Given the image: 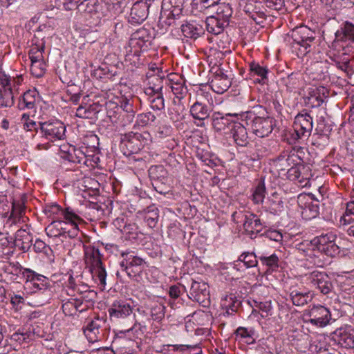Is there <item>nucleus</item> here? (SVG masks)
Listing matches in <instances>:
<instances>
[{
  "label": "nucleus",
  "instance_id": "nucleus-6",
  "mask_svg": "<svg viewBox=\"0 0 354 354\" xmlns=\"http://www.w3.org/2000/svg\"><path fill=\"white\" fill-rule=\"evenodd\" d=\"M310 243L313 250H317L330 257H335L340 253L337 236L332 232L315 237Z\"/></svg>",
  "mask_w": 354,
  "mask_h": 354
},
{
  "label": "nucleus",
  "instance_id": "nucleus-15",
  "mask_svg": "<svg viewBox=\"0 0 354 354\" xmlns=\"http://www.w3.org/2000/svg\"><path fill=\"white\" fill-rule=\"evenodd\" d=\"M243 219V229L245 233L253 239L265 227V223L262 222L259 216L252 212H247L241 214Z\"/></svg>",
  "mask_w": 354,
  "mask_h": 354
},
{
  "label": "nucleus",
  "instance_id": "nucleus-12",
  "mask_svg": "<svg viewBox=\"0 0 354 354\" xmlns=\"http://www.w3.org/2000/svg\"><path fill=\"white\" fill-rule=\"evenodd\" d=\"M151 39L152 36L149 30L141 28L131 35L129 45L131 48H134L133 53L136 55L141 50H146Z\"/></svg>",
  "mask_w": 354,
  "mask_h": 354
},
{
  "label": "nucleus",
  "instance_id": "nucleus-37",
  "mask_svg": "<svg viewBox=\"0 0 354 354\" xmlns=\"http://www.w3.org/2000/svg\"><path fill=\"white\" fill-rule=\"evenodd\" d=\"M206 29L209 33L215 36L218 34H222L224 32V29L228 25L225 23H223L218 18H215L211 15L207 17L205 20Z\"/></svg>",
  "mask_w": 354,
  "mask_h": 354
},
{
  "label": "nucleus",
  "instance_id": "nucleus-48",
  "mask_svg": "<svg viewBox=\"0 0 354 354\" xmlns=\"http://www.w3.org/2000/svg\"><path fill=\"white\" fill-rule=\"evenodd\" d=\"M69 160L79 164H86L87 158L85 152L81 149L73 148V152L68 153Z\"/></svg>",
  "mask_w": 354,
  "mask_h": 354
},
{
  "label": "nucleus",
  "instance_id": "nucleus-49",
  "mask_svg": "<svg viewBox=\"0 0 354 354\" xmlns=\"http://www.w3.org/2000/svg\"><path fill=\"white\" fill-rule=\"evenodd\" d=\"M134 99L132 97H122L120 100V106L121 108L127 113H129L128 118L129 120H133L134 117V114L136 113V110L133 106Z\"/></svg>",
  "mask_w": 354,
  "mask_h": 354
},
{
  "label": "nucleus",
  "instance_id": "nucleus-52",
  "mask_svg": "<svg viewBox=\"0 0 354 354\" xmlns=\"http://www.w3.org/2000/svg\"><path fill=\"white\" fill-rule=\"evenodd\" d=\"M97 111L95 108L91 106H80L77 110L75 115L77 117L81 118H91L93 115L95 114Z\"/></svg>",
  "mask_w": 354,
  "mask_h": 354
},
{
  "label": "nucleus",
  "instance_id": "nucleus-51",
  "mask_svg": "<svg viewBox=\"0 0 354 354\" xmlns=\"http://www.w3.org/2000/svg\"><path fill=\"white\" fill-rule=\"evenodd\" d=\"M239 261L243 262L247 268L257 266V257L252 252H244L239 257Z\"/></svg>",
  "mask_w": 354,
  "mask_h": 354
},
{
  "label": "nucleus",
  "instance_id": "nucleus-57",
  "mask_svg": "<svg viewBox=\"0 0 354 354\" xmlns=\"http://www.w3.org/2000/svg\"><path fill=\"white\" fill-rule=\"evenodd\" d=\"M353 221H354V201H350L346 204L345 212L341 218V222L347 224Z\"/></svg>",
  "mask_w": 354,
  "mask_h": 354
},
{
  "label": "nucleus",
  "instance_id": "nucleus-5",
  "mask_svg": "<svg viewBox=\"0 0 354 354\" xmlns=\"http://www.w3.org/2000/svg\"><path fill=\"white\" fill-rule=\"evenodd\" d=\"M12 267L11 272H15L16 274L21 273L23 277L26 279L25 286L31 288L33 292L46 290L49 287V280L44 275L39 274L29 268H24L19 263H10Z\"/></svg>",
  "mask_w": 354,
  "mask_h": 354
},
{
  "label": "nucleus",
  "instance_id": "nucleus-59",
  "mask_svg": "<svg viewBox=\"0 0 354 354\" xmlns=\"http://www.w3.org/2000/svg\"><path fill=\"white\" fill-rule=\"evenodd\" d=\"M44 52V45L42 44L41 46L37 45L32 46L29 51V57L30 61H37L44 59L43 53Z\"/></svg>",
  "mask_w": 354,
  "mask_h": 354
},
{
  "label": "nucleus",
  "instance_id": "nucleus-8",
  "mask_svg": "<svg viewBox=\"0 0 354 354\" xmlns=\"http://www.w3.org/2000/svg\"><path fill=\"white\" fill-rule=\"evenodd\" d=\"M306 322L317 327H324L331 319L330 310L324 306H313L304 312Z\"/></svg>",
  "mask_w": 354,
  "mask_h": 354
},
{
  "label": "nucleus",
  "instance_id": "nucleus-33",
  "mask_svg": "<svg viewBox=\"0 0 354 354\" xmlns=\"http://www.w3.org/2000/svg\"><path fill=\"white\" fill-rule=\"evenodd\" d=\"M250 75L251 77L257 76V81L265 84L268 78L269 69L266 66H262L259 62H252L249 64Z\"/></svg>",
  "mask_w": 354,
  "mask_h": 354
},
{
  "label": "nucleus",
  "instance_id": "nucleus-19",
  "mask_svg": "<svg viewBox=\"0 0 354 354\" xmlns=\"http://www.w3.org/2000/svg\"><path fill=\"white\" fill-rule=\"evenodd\" d=\"M340 43L354 44V24L346 21L341 24L339 29L335 33L333 46Z\"/></svg>",
  "mask_w": 354,
  "mask_h": 354
},
{
  "label": "nucleus",
  "instance_id": "nucleus-42",
  "mask_svg": "<svg viewBox=\"0 0 354 354\" xmlns=\"http://www.w3.org/2000/svg\"><path fill=\"white\" fill-rule=\"evenodd\" d=\"M236 339L243 340L247 344H252L254 342L253 336L254 335V330L252 328H245L240 326L234 332Z\"/></svg>",
  "mask_w": 354,
  "mask_h": 354
},
{
  "label": "nucleus",
  "instance_id": "nucleus-34",
  "mask_svg": "<svg viewBox=\"0 0 354 354\" xmlns=\"http://www.w3.org/2000/svg\"><path fill=\"white\" fill-rule=\"evenodd\" d=\"M144 219L151 228L156 227L159 218L158 209L154 205H151L150 198L146 195V209Z\"/></svg>",
  "mask_w": 354,
  "mask_h": 354
},
{
  "label": "nucleus",
  "instance_id": "nucleus-13",
  "mask_svg": "<svg viewBox=\"0 0 354 354\" xmlns=\"http://www.w3.org/2000/svg\"><path fill=\"white\" fill-rule=\"evenodd\" d=\"M151 0H140L132 6L128 21L132 25L142 24L148 17Z\"/></svg>",
  "mask_w": 354,
  "mask_h": 354
},
{
  "label": "nucleus",
  "instance_id": "nucleus-47",
  "mask_svg": "<svg viewBox=\"0 0 354 354\" xmlns=\"http://www.w3.org/2000/svg\"><path fill=\"white\" fill-rule=\"evenodd\" d=\"M46 64L44 59L31 62L30 71L36 77H42L46 71Z\"/></svg>",
  "mask_w": 354,
  "mask_h": 354
},
{
  "label": "nucleus",
  "instance_id": "nucleus-30",
  "mask_svg": "<svg viewBox=\"0 0 354 354\" xmlns=\"http://www.w3.org/2000/svg\"><path fill=\"white\" fill-rule=\"evenodd\" d=\"M121 255L124 258L125 261H127L131 272V277H135L138 273L142 271L145 264L143 259L126 252H122Z\"/></svg>",
  "mask_w": 354,
  "mask_h": 354
},
{
  "label": "nucleus",
  "instance_id": "nucleus-36",
  "mask_svg": "<svg viewBox=\"0 0 354 354\" xmlns=\"http://www.w3.org/2000/svg\"><path fill=\"white\" fill-rule=\"evenodd\" d=\"M37 94L36 89H30L24 92L21 98L19 100V109L21 110L26 109H34L35 108L36 97Z\"/></svg>",
  "mask_w": 354,
  "mask_h": 354
},
{
  "label": "nucleus",
  "instance_id": "nucleus-43",
  "mask_svg": "<svg viewBox=\"0 0 354 354\" xmlns=\"http://www.w3.org/2000/svg\"><path fill=\"white\" fill-rule=\"evenodd\" d=\"M99 320L91 321L86 326L84 333L89 342H94L97 340V335L100 333Z\"/></svg>",
  "mask_w": 354,
  "mask_h": 354
},
{
  "label": "nucleus",
  "instance_id": "nucleus-32",
  "mask_svg": "<svg viewBox=\"0 0 354 354\" xmlns=\"http://www.w3.org/2000/svg\"><path fill=\"white\" fill-rule=\"evenodd\" d=\"M290 298L295 306H301L311 301L313 295L310 291L302 292L292 287L290 289Z\"/></svg>",
  "mask_w": 354,
  "mask_h": 354
},
{
  "label": "nucleus",
  "instance_id": "nucleus-26",
  "mask_svg": "<svg viewBox=\"0 0 354 354\" xmlns=\"http://www.w3.org/2000/svg\"><path fill=\"white\" fill-rule=\"evenodd\" d=\"M230 133L238 146L246 147L249 144V136L246 128L240 122L232 124V128Z\"/></svg>",
  "mask_w": 354,
  "mask_h": 354
},
{
  "label": "nucleus",
  "instance_id": "nucleus-38",
  "mask_svg": "<svg viewBox=\"0 0 354 354\" xmlns=\"http://www.w3.org/2000/svg\"><path fill=\"white\" fill-rule=\"evenodd\" d=\"M296 156L294 154L283 153L279 155L274 160V164L278 170L281 172L288 171V169L295 162Z\"/></svg>",
  "mask_w": 354,
  "mask_h": 354
},
{
  "label": "nucleus",
  "instance_id": "nucleus-54",
  "mask_svg": "<svg viewBox=\"0 0 354 354\" xmlns=\"http://www.w3.org/2000/svg\"><path fill=\"white\" fill-rule=\"evenodd\" d=\"M300 76L301 75L299 73H292L286 78H283V81L287 88L289 90L295 88L299 85Z\"/></svg>",
  "mask_w": 354,
  "mask_h": 354
},
{
  "label": "nucleus",
  "instance_id": "nucleus-17",
  "mask_svg": "<svg viewBox=\"0 0 354 354\" xmlns=\"http://www.w3.org/2000/svg\"><path fill=\"white\" fill-rule=\"evenodd\" d=\"M190 298L205 306L209 303L208 285L203 281H192L190 288Z\"/></svg>",
  "mask_w": 354,
  "mask_h": 354
},
{
  "label": "nucleus",
  "instance_id": "nucleus-50",
  "mask_svg": "<svg viewBox=\"0 0 354 354\" xmlns=\"http://www.w3.org/2000/svg\"><path fill=\"white\" fill-rule=\"evenodd\" d=\"M34 336V334L31 331H22L19 330L11 335V340L19 342L21 344L24 342H28Z\"/></svg>",
  "mask_w": 354,
  "mask_h": 354
},
{
  "label": "nucleus",
  "instance_id": "nucleus-20",
  "mask_svg": "<svg viewBox=\"0 0 354 354\" xmlns=\"http://www.w3.org/2000/svg\"><path fill=\"white\" fill-rule=\"evenodd\" d=\"M328 95V91L324 86L309 88L305 103L312 108L319 107L323 104Z\"/></svg>",
  "mask_w": 354,
  "mask_h": 354
},
{
  "label": "nucleus",
  "instance_id": "nucleus-9",
  "mask_svg": "<svg viewBox=\"0 0 354 354\" xmlns=\"http://www.w3.org/2000/svg\"><path fill=\"white\" fill-rule=\"evenodd\" d=\"M305 280L307 285L318 289L323 295L328 294L333 288L330 278L324 272L313 271L306 274Z\"/></svg>",
  "mask_w": 354,
  "mask_h": 354
},
{
  "label": "nucleus",
  "instance_id": "nucleus-55",
  "mask_svg": "<svg viewBox=\"0 0 354 354\" xmlns=\"http://www.w3.org/2000/svg\"><path fill=\"white\" fill-rule=\"evenodd\" d=\"M156 119V115L151 112H147L138 115L136 123L139 126L145 127L154 122Z\"/></svg>",
  "mask_w": 354,
  "mask_h": 354
},
{
  "label": "nucleus",
  "instance_id": "nucleus-21",
  "mask_svg": "<svg viewBox=\"0 0 354 354\" xmlns=\"http://www.w3.org/2000/svg\"><path fill=\"white\" fill-rule=\"evenodd\" d=\"M24 212V203L22 201H15L12 203L10 215L4 224V227L11 230L13 226L17 225L18 223H24L25 221Z\"/></svg>",
  "mask_w": 354,
  "mask_h": 354
},
{
  "label": "nucleus",
  "instance_id": "nucleus-25",
  "mask_svg": "<svg viewBox=\"0 0 354 354\" xmlns=\"http://www.w3.org/2000/svg\"><path fill=\"white\" fill-rule=\"evenodd\" d=\"M26 226V229L21 227L17 230L14 241L15 245L24 252H26L30 249L32 241V234L28 230V226Z\"/></svg>",
  "mask_w": 354,
  "mask_h": 354
},
{
  "label": "nucleus",
  "instance_id": "nucleus-64",
  "mask_svg": "<svg viewBox=\"0 0 354 354\" xmlns=\"http://www.w3.org/2000/svg\"><path fill=\"white\" fill-rule=\"evenodd\" d=\"M173 129L170 126L164 125L160 127L157 131V136L159 138H165L171 136Z\"/></svg>",
  "mask_w": 354,
  "mask_h": 354
},
{
  "label": "nucleus",
  "instance_id": "nucleus-31",
  "mask_svg": "<svg viewBox=\"0 0 354 354\" xmlns=\"http://www.w3.org/2000/svg\"><path fill=\"white\" fill-rule=\"evenodd\" d=\"M212 14L211 16L218 18V19L229 24L230 18L232 15V9L228 3H219L211 9Z\"/></svg>",
  "mask_w": 354,
  "mask_h": 354
},
{
  "label": "nucleus",
  "instance_id": "nucleus-41",
  "mask_svg": "<svg viewBox=\"0 0 354 354\" xmlns=\"http://www.w3.org/2000/svg\"><path fill=\"white\" fill-rule=\"evenodd\" d=\"M259 259L261 264L267 267V272L275 271L279 268V259L276 254L270 256L261 255L259 257Z\"/></svg>",
  "mask_w": 354,
  "mask_h": 354
},
{
  "label": "nucleus",
  "instance_id": "nucleus-56",
  "mask_svg": "<svg viewBox=\"0 0 354 354\" xmlns=\"http://www.w3.org/2000/svg\"><path fill=\"white\" fill-rule=\"evenodd\" d=\"M150 106L153 110L160 111L165 108L164 99L162 93H158L156 96L149 97Z\"/></svg>",
  "mask_w": 354,
  "mask_h": 354
},
{
  "label": "nucleus",
  "instance_id": "nucleus-44",
  "mask_svg": "<svg viewBox=\"0 0 354 354\" xmlns=\"http://www.w3.org/2000/svg\"><path fill=\"white\" fill-rule=\"evenodd\" d=\"M14 104L13 92L12 88L9 87L0 90V108L11 107Z\"/></svg>",
  "mask_w": 354,
  "mask_h": 354
},
{
  "label": "nucleus",
  "instance_id": "nucleus-39",
  "mask_svg": "<svg viewBox=\"0 0 354 354\" xmlns=\"http://www.w3.org/2000/svg\"><path fill=\"white\" fill-rule=\"evenodd\" d=\"M157 70L158 73H151L149 72L147 73V77L149 85L153 88V91L161 93L164 86V82H167V80L164 76L159 74L160 71L158 68Z\"/></svg>",
  "mask_w": 354,
  "mask_h": 354
},
{
  "label": "nucleus",
  "instance_id": "nucleus-29",
  "mask_svg": "<svg viewBox=\"0 0 354 354\" xmlns=\"http://www.w3.org/2000/svg\"><path fill=\"white\" fill-rule=\"evenodd\" d=\"M148 171L152 186H156L158 183L162 185L168 184V173L162 165H153Z\"/></svg>",
  "mask_w": 354,
  "mask_h": 354
},
{
  "label": "nucleus",
  "instance_id": "nucleus-16",
  "mask_svg": "<svg viewBox=\"0 0 354 354\" xmlns=\"http://www.w3.org/2000/svg\"><path fill=\"white\" fill-rule=\"evenodd\" d=\"M259 115L253 124L252 132L259 138H264L269 136L274 128L275 120L270 117Z\"/></svg>",
  "mask_w": 354,
  "mask_h": 354
},
{
  "label": "nucleus",
  "instance_id": "nucleus-1",
  "mask_svg": "<svg viewBox=\"0 0 354 354\" xmlns=\"http://www.w3.org/2000/svg\"><path fill=\"white\" fill-rule=\"evenodd\" d=\"M151 136L148 131L129 132L121 136L120 149L121 152L129 157L130 163L138 162L139 166L145 164L142 157H136V155L145 146L151 142Z\"/></svg>",
  "mask_w": 354,
  "mask_h": 354
},
{
  "label": "nucleus",
  "instance_id": "nucleus-45",
  "mask_svg": "<svg viewBox=\"0 0 354 354\" xmlns=\"http://www.w3.org/2000/svg\"><path fill=\"white\" fill-rule=\"evenodd\" d=\"M266 196V186L264 180H261L257 185L252 194V201L255 204L261 203Z\"/></svg>",
  "mask_w": 354,
  "mask_h": 354
},
{
  "label": "nucleus",
  "instance_id": "nucleus-4",
  "mask_svg": "<svg viewBox=\"0 0 354 354\" xmlns=\"http://www.w3.org/2000/svg\"><path fill=\"white\" fill-rule=\"evenodd\" d=\"M316 35L315 30L306 26H300L292 30V48L295 50L298 49V57H303L312 50V46L315 43Z\"/></svg>",
  "mask_w": 354,
  "mask_h": 354
},
{
  "label": "nucleus",
  "instance_id": "nucleus-3",
  "mask_svg": "<svg viewBox=\"0 0 354 354\" xmlns=\"http://www.w3.org/2000/svg\"><path fill=\"white\" fill-rule=\"evenodd\" d=\"M84 252L85 264L93 279L104 289L106 284V272L99 249L91 245H84Z\"/></svg>",
  "mask_w": 354,
  "mask_h": 354
},
{
  "label": "nucleus",
  "instance_id": "nucleus-53",
  "mask_svg": "<svg viewBox=\"0 0 354 354\" xmlns=\"http://www.w3.org/2000/svg\"><path fill=\"white\" fill-rule=\"evenodd\" d=\"M208 39L210 42L215 43L219 48L224 49L229 45L228 37L225 32H223L222 34L212 36Z\"/></svg>",
  "mask_w": 354,
  "mask_h": 354
},
{
  "label": "nucleus",
  "instance_id": "nucleus-28",
  "mask_svg": "<svg viewBox=\"0 0 354 354\" xmlns=\"http://www.w3.org/2000/svg\"><path fill=\"white\" fill-rule=\"evenodd\" d=\"M221 306L224 310L223 316H231L237 312L241 306V301L234 294L230 293L226 295L222 299Z\"/></svg>",
  "mask_w": 354,
  "mask_h": 354
},
{
  "label": "nucleus",
  "instance_id": "nucleus-10",
  "mask_svg": "<svg viewBox=\"0 0 354 354\" xmlns=\"http://www.w3.org/2000/svg\"><path fill=\"white\" fill-rule=\"evenodd\" d=\"M295 133L292 137L295 140L303 137H308L313 129V118L308 113H299L295 118L293 124Z\"/></svg>",
  "mask_w": 354,
  "mask_h": 354
},
{
  "label": "nucleus",
  "instance_id": "nucleus-62",
  "mask_svg": "<svg viewBox=\"0 0 354 354\" xmlns=\"http://www.w3.org/2000/svg\"><path fill=\"white\" fill-rule=\"evenodd\" d=\"M171 88L174 94L179 98L183 97V96L187 93V88L182 84H174L171 86Z\"/></svg>",
  "mask_w": 354,
  "mask_h": 354
},
{
  "label": "nucleus",
  "instance_id": "nucleus-58",
  "mask_svg": "<svg viewBox=\"0 0 354 354\" xmlns=\"http://www.w3.org/2000/svg\"><path fill=\"white\" fill-rule=\"evenodd\" d=\"M174 351H180L181 352H187V354H201L202 351L201 347L197 345H173Z\"/></svg>",
  "mask_w": 354,
  "mask_h": 354
},
{
  "label": "nucleus",
  "instance_id": "nucleus-2",
  "mask_svg": "<svg viewBox=\"0 0 354 354\" xmlns=\"http://www.w3.org/2000/svg\"><path fill=\"white\" fill-rule=\"evenodd\" d=\"M62 214L66 222L57 221L52 222L46 228L48 236L58 237L64 233H68L70 237H75L78 234L77 221L80 217L71 208L62 210Z\"/></svg>",
  "mask_w": 354,
  "mask_h": 354
},
{
  "label": "nucleus",
  "instance_id": "nucleus-35",
  "mask_svg": "<svg viewBox=\"0 0 354 354\" xmlns=\"http://www.w3.org/2000/svg\"><path fill=\"white\" fill-rule=\"evenodd\" d=\"M181 31L185 37L194 39L201 36L205 32L203 27L195 21L183 24Z\"/></svg>",
  "mask_w": 354,
  "mask_h": 354
},
{
  "label": "nucleus",
  "instance_id": "nucleus-46",
  "mask_svg": "<svg viewBox=\"0 0 354 354\" xmlns=\"http://www.w3.org/2000/svg\"><path fill=\"white\" fill-rule=\"evenodd\" d=\"M319 209L317 204H314L313 202L306 203L301 214L306 219L313 218L319 215Z\"/></svg>",
  "mask_w": 354,
  "mask_h": 354
},
{
  "label": "nucleus",
  "instance_id": "nucleus-18",
  "mask_svg": "<svg viewBox=\"0 0 354 354\" xmlns=\"http://www.w3.org/2000/svg\"><path fill=\"white\" fill-rule=\"evenodd\" d=\"M108 313L111 319H123L133 314V307L124 300H115Z\"/></svg>",
  "mask_w": 354,
  "mask_h": 354
},
{
  "label": "nucleus",
  "instance_id": "nucleus-40",
  "mask_svg": "<svg viewBox=\"0 0 354 354\" xmlns=\"http://www.w3.org/2000/svg\"><path fill=\"white\" fill-rule=\"evenodd\" d=\"M190 113L194 119L203 120L209 117L207 106L201 102H195L190 108Z\"/></svg>",
  "mask_w": 354,
  "mask_h": 354
},
{
  "label": "nucleus",
  "instance_id": "nucleus-11",
  "mask_svg": "<svg viewBox=\"0 0 354 354\" xmlns=\"http://www.w3.org/2000/svg\"><path fill=\"white\" fill-rule=\"evenodd\" d=\"M287 178L292 181H297L299 186L307 187L310 185L312 177L309 167L302 164L292 165L286 171Z\"/></svg>",
  "mask_w": 354,
  "mask_h": 354
},
{
  "label": "nucleus",
  "instance_id": "nucleus-22",
  "mask_svg": "<svg viewBox=\"0 0 354 354\" xmlns=\"http://www.w3.org/2000/svg\"><path fill=\"white\" fill-rule=\"evenodd\" d=\"M231 86V79L221 68L215 72V75L210 82V86L217 93H223Z\"/></svg>",
  "mask_w": 354,
  "mask_h": 354
},
{
  "label": "nucleus",
  "instance_id": "nucleus-63",
  "mask_svg": "<svg viewBox=\"0 0 354 354\" xmlns=\"http://www.w3.org/2000/svg\"><path fill=\"white\" fill-rule=\"evenodd\" d=\"M266 6L275 10H280L284 6V0H262Z\"/></svg>",
  "mask_w": 354,
  "mask_h": 354
},
{
  "label": "nucleus",
  "instance_id": "nucleus-60",
  "mask_svg": "<svg viewBox=\"0 0 354 354\" xmlns=\"http://www.w3.org/2000/svg\"><path fill=\"white\" fill-rule=\"evenodd\" d=\"M167 4L171 5V8H174L173 10H171V13L174 15H179L182 10L181 6V0H164L163 5L167 6ZM170 9V8H169Z\"/></svg>",
  "mask_w": 354,
  "mask_h": 354
},
{
  "label": "nucleus",
  "instance_id": "nucleus-14",
  "mask_svg": "<svg viewBox=\"0 0 354 354\" xmlns=\"http://www.w3.org/2000/svg\"><path fill=\"white\" fill-rule=\"evenodd\" d=\"M353 330L351 328H339L330 335V342L342 348L354 347Z\"/></svg>",
  "mask_w": 354,
  "mask_h": 354
},
{
  "label": "nucleus",
  "instance_id": "nucleus-27",
  "mask_svg": "<svg viewBox=\"0 0 354 354\" xmlns=\"http://www.w3.org/2000/svg\"><path fill=\"white\" fill-rule=\"evenodd\" d=\"M266 113V109L261 106H255L250 111L241 112L239 114L234 113L233 116L237 117L239 120L244 122L247 126H250L251 129L256 122L259 115H263Z\"/></svg>",
  "mask_w": 354,
  "mask_h": 354
},
{
  "label": "nucleus",
  "instance_id": "nucleus-24",
  "mask_svg": "<svg viewBox=\"0 0 354 354\" xmlns=\"http://www.w3.org/2000/svg\"><path fill=\"white\" fill-rule=\"evenodd\" d=\"M97 0H65L64 8L66 10H72L78 8L80 11L92 13L96 11Z\"/></svg>",
  "mask_w": 354,
  "mask_h": 354
},
{
  "label": "nucleus",
  "instance_id": "nucleus-61",
  "mask_svg": "<svg viewBox=\"0 0 354 354\" xmlns=\"http://www.w3.org/2000/svg\"><path fill=\"white\" fill-rule=\"evenodd\" d=\"M165 306L162 305L156 306L151 308V317L154 320L160 321L165 317Z\"/></svg>",
  "mask_w": 354,
  "mask_h": 354
},
{
  "label": "nucleus",
  "instance_id": "nucleus-7",
  "mask_svg": "<svg viewBox=\"0 0 354 354\" xmlns=\"http://www.w3.org/2000/svg\"><path fill=\"white\" fill-rule=\"evenodd\" d=\"M41 138L54 142L66 138V126L59 120H50L39 122Z\"/></svg>",
  "mask_w": 354,
  "mask_h": 354
},
{
  "label": "nucleus",
  "instance_id": "nucleus-23",
  "mask_svg": "<svg viewBox=\"0 0 354 354\" xmlns=\"http://www.w3.org/2000/svg\"><path fill=\"white\" fill-rule=\"evenodd\" d=\"M233 116V114H226L223 115L219 112L214 113L212 115V126L215 131H223L227 133L232 128V124H235L236 121L230 119L229 117Z\"/></svg>",
  "mask_w": 354,
  "mask_h": 354
}]
</instances>
